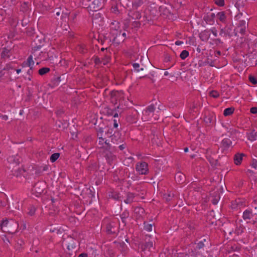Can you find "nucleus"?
<instances>
[{"instance_id": "1", "label": "nucleus", "mask_w": 257, "mask_h": 257, "mask_svg": "<svg viewBox=\"0 0 257 257\" xmlns=\"http://www.w3.org/2000/svg\"><path fill=\"white\" fill-rule=\"evenodd\" d=\"M116 24V26L115 29L112 31L111 34L113 36V42L119 44L121 42H123L126 37V34L125 32L121 33V31L118 30L119 28V23L116 21L112 22V25Z\"/></svg>"}, {"instance_id": "2", "label": "nucleus", "mask_w": 257, "mask_h": 257, "mask_svg": "<svg viewBox=\"0 0 257 257\" xmlns=\"http://www.w3.org/2000/svg\"><path fill=\"white\" fill-rule=\"evenodd\" d=\"M156 110V107L154 104H151L147 106L145 109L143 111L142 119L144 121H149L152 120V118H154V120H156L158 119L157 115L155 116V111Z\"/></svg>"}, {"instance_id": "3", "label": "nucleus", "mask_w": 257, "mask_h": 257, "mask_svg": "<svg viewBox=\"0 0 257 257\" xmlns=\"http://www.w3.org/2000/svg\"><path fill=\"white\" fill-rule=\"evenodd\" d=\"M41 48V45L37 46H34L32 48V54L29 56V57L27 59V62H26V65L29 67H33V66L34 64V62L33 60V57H35V59H36L37 58H40L42 59L43 57H44V59H45V53H43V52H41V53L39 54V56H37V52L39 51Z\"/></svg>"}, {"instance_id": "4", "label": "nucleus", "mask_w": 257, "mask_h": 257, "mask_svg": "<svg viewBox=\"0 0 257 257\" xmlns=\"http://www.w3.org/2000/svg\"><path fill=\"white\" fill-rule=\"evenodd\" d=\"M2 228L7 227L4 231L13 233L15 232L18 228V224L14 220L10 221L6 219L4 220L1 224Z\"/></svg>"}, {"instance_id": "5", "label": "nucleus", "mask_w": 257, "mask_h": 257, "mask_svg": "<svg viewBox=\"0 0 257 257\" xmlns=\"http://www.w3.org/2000/svg\"><path fill=\"white\" fill-rule=\"evenodd\" d=\"M116 150L115 147L111 146V149L103 150V155L107 162L111 164L113 161L116 160V156L114 153H116Z\"/></svg>"}, {"instance_id": "6", "label": "nucleus", "mask_w": 257, "mask_h": 257, "mask_svg": "<svg viewBox=\"0 0 257 257\" xmlns=\"http://www.w3.org/2000/svg\"><path fill=\"white\" fill-rule=\"evenodd\" d=\"M136 171L141 175H147L149 173L148 164L145 162H138L136 165Z\"/></svg>"}, {"instance_id": "7", "label": "nucleus", "mask_w": 257, "mask_h": 257, "mask_svg": "<svg viewBox=\"0 0 257 257\" xmlns=\"http://www.w3.org/2000/svg\"><path fill=\"white\" fill-rule=\"evenodd\" d=\"M232 26L226 25L224 28L220 29L219 35L221 36H228L230 38L232 36Z\"/></svg>"}, {"instance_id": "8", "label": "nucleus", "mask_w": 257, "mask_h": 257, "mask_svg": "<svg viewBox=\"0 0 257 257\" xmlns=\"http://www.w3.org/2000/svg\"><path fill=\"white\" fill-rule=\"evenodd\" d=\"M111 138V141L113 144L118 145L123 142V139L120 137V135L118 132H114L112 135L108 136Z\"/></svg>"}, {"instance_id": "9", "label": "nucleus", "mask_w": 257, "mask_h": 257, "mask_svg": "<svg viewBox=\"0 0 257 257\" xmlns=\"http://www.w3.org/2000/svg\"><path fill=\"white\" fill-rule=\"evenodd\" d=\"M98 139V145L100 148L104 149H111V145L109 143L107 140L104 141V139L102 137H99Z\"/></svg>"}, {"instance_id": "10", "label": "nucleus", "mask_w": 257, "mask_h": 257, "mask_svg": "<svg viewBox=\"0 0 257 257\" xmlns=\"http://www.w3.org/2000/svg\"><path fill=\"white\" fill-rule=\"evenodd\" d=\"M232 142L230 139L224 138L222 140L220 146L224 151H227L230 147H232Z\"/></svg>"}, {"instance_id": "11", "label": "nucleus", "mask_w": 257, "mask_h": 257, "mask_svg": "<svg viewBox=\"0 0 257 257\" xmlns=\"http://www.w3.org/2000/svg\"><path fill=\"white\" fill-rule=\"evenodd\" d=\"M89 7L93 11H97L102 8L101 2L100 0H93Z\"/></svg>"}, {"instance_id": "12", "label": "nucleus", "mask_w": 257, "mask_h": 257, "mask_svg": "<svg viewBox=\"0 0 257 257\" xmlns=\"http://www.w3.org/2000/svg\"><path fill=\"white\" fill-rule=\"evenodd\" d=\"M175 180L179 184H182L185 182L186 176L181 172H178L175 176Z\"/></svg>"}, {"instance_id": "13", "label": "nucleus", "mask_w": 257, "mask_h": 257, "mask_svg": "<svg viewBox=\"0 0 257 257\" xmlns=\"http://www.w3.org/2000/svg\"><path fill=\"white\" fill-rule=\"evenodd\" d=\"M199 36L201 41H207L210 36V31H209L208 29H206L203 31H201L199 33Z\"/></svg>"}, {"instance_id": "14", "label": "nucleus", "mask_w": 257, "mask_h": 257, "mask_svg": "<svg viewBox=\"0 0 257 257\" xmlns=\"http://www.w3.org/2000/svg\"><path fill=\"white\" fill-rule=\"evenodd\" d=\"M12 54L11 50L4 48L1 52V58L5 60L10 59Z\"/></svg>"}, {"instance_id": "15", "label": "nucleus", "mask_w": 257, "mask_h": 257, "mask_svg": "<svg viewBox=\"0 0 257 257\" xmlns=\"http://www.w3.org/2000/svg\"><path fill=\"white\" fill-rule=\"evenodd\" d=\"M244 154L243 153H237L234 156V162L236 165H239L242 161Z\"/></svg>"}, {"instance_id": "16", "label": "nucleus", "mask_w": 257, "mask_h": 257, "mask_svg": "<svg viewBox=\"0 0 257 257\" xmlns=\"http://www.w3.org/2000/svg\"><path fill=\"white\" fill-rule=\"evenodd\" d=\"M214 118L215 116L213 114H209L205 116L204 121L206 124L210 125L213 123Z\"/></svg>"}, {"instance_id": "17", "label": "nucleus", "mask_w": 257, "mask_h": 257, "mask_svg": "<svg viewBox=\"0 0 257 257\" xmlns=\"http://www.w3.org/2000/svg\"><path fill=\"white\" fill-rule=\"evenodd\" d=\"M238 27L240 33L242 35L244 34L246 29V22L244 20L240 21L238 24Z\"/></svg>"}, {"instance_id": "18", "label": "nucleus", "mask_w": 257, "mask_h": 257, "mask_svg": "<svg viewBox=\"0 0 257 257\" xmlns=\"http://www.w3.org/2000/svg\"><path fill=\"white\" fill-rule=\"evenodd\" d=\"M217 17L219 21L223 23L226 22V16L224 11L219 12L217 14Z\"/></svg>"}, {"instance_id": "19", "label": "nucleus", "mask_w": 257, "mask_h": 257, "mask_svg": "<svg viewBox=\"0 0 257 257\" xmlns=\"http://www.w3.org/2000/svg\"><path fill=\"white\" fill-rule=\"evenodd\" d=\"M62 14L61 18L62 20L66 21V19H68V16L70 14L69 11L66 9L63 8L61 11Z\"/></svg>"}, {"instance_id": "20", "label": "nucleus", "mask_w": 257, "mask_h": 257, "mask_svg": "<svg viewBox=\"0 0 257 257\" xmlns=\"http://www.w3.org/2000/svg\"><path fill=\"white\" fill-rule=\"evenodd\" d=\"M190 192H201V188L200 186H197V184L195 183H192L190 186Z\"/></svg>"}, {"instance_id": "21", "label": "nucleus", "mask_w": 257, "mask_h": 257, "mask_svg": "<svg viewBox=\"0 0 257 257\" xmlns=\"http://www.w3.org/2000/svg\"><path fill=\"white\" fill-rule=\"evenodd\" d=\"M133 8L137 9L144 3V0H132Z\"/></svg>"}, {"instance_id": "22", "label": "nucleus", "mask_w": 257, "mask_h": 257, "mask_svg": "<svg viewBox=\"0 0 257 257\" xmlns=\"http://www.w3.org/2000/svg\"><path fill=\"white\" fill-rule=\"evenodd\" d=\"M234 108L232 107L225 108L223 111V115L225 116H229L234 112Z\"/></svg>"}, {"instance_id": "23", "label": "nucleus", "mask_w": 257, "mask_h": 257, "mask_svg": "<svg viewBox=\"0 0 257 257\" xmlns=\"http://www.w3.org/2000/svg\"><path fill=\"white\" fill-rule=\"evenodd\" d=\"M77 50L81 53L84 54L87 52V48L86 45L82 44L78 45L77 47Z\"/></svg>"}, {"instance_id": "24", "label": "nucleus", "mask_w": 257, "mask_h": 257, "mask_svg": "<svg viewBox=\"0 0 257 257\" xmlns=\"http://www.w3.org/2000/svg\"><path fill=\"white\" fill-rule=\"evenodd\" d=\"M55 52L56 50L54 48H51L47 53V58L50 60L53 59Z\"/></svg>"}, {"instance_id": "25", "label": "nucleus", "mask_w": 257, "mask_h": 257, "mask_svg": "<svg viewBox=\"0 0 257 257\" xmlns=\"http://www.w3.org/2000/svg\"><path fill=\"white\" fill-rule=\"evenodd\" d=\"M248 139L251 141H253L257 139V133L254 131H252L248 135Z\"/></svg>"}, {"instance_id": "26", "label": "nucleus", "mask_w": 257, "mask_h": 257, "mask_svg": "<svg viewBox=\"0 0 257 257\" xmlns=\"http://www.w3.org/2000/svg\"><path fill=\"white\" fill-rule=\"evenodd\" d=\"M50 69L48 67H43L39 70V74L40 75H44L48 73Z\"/></svg>"}, {"instance_id": "27", "label": "nucleus", "mask_w": 257, "mask_h": 257, "mask_svg": "<svg viewBox=\"0 0 257 257\" xmlns=\"http://www.w3.org/2000/svg\"><path fill=\"white\" fill-rule=\"evenodd\" d=\"M60 155V153H55L53 154L50 157V161L52 163L55 162L59 158Z\"/></svg>"}, {"instance_id": "28", "label": "nucleus", "mask_w": 257, "mask_h": 257, "mask_svg": "<svg viewBox=\"0 0 257 257\" xmlns=\"http://www.w3.org/2000/svg\"><path fill=\"white\" fill-rule=\"evenodd\" d=\"M61 81V77L60 76H55L51 80V83L53 85H58Z\"/></svg>"}, {"instance_id": "29", "label": "nucleus", "mask_w": 257, "mask_h": 257, "mask_svg": "<svg viewBox=\"0 0 257 257\" xmlns=\"http://www.w3.org/2000/svg\"><path fill=\"white\" fill-rule=\"evenodd\" d=\"M252 216L251 212L247 210H245L243 213V218L244 219H250Z\"/></svg>"}, {"instance_id": "30", "label": "nucleus", "mask_w": 257, "mask_h": 257, "mask_svg": "<svg viewBox=\"0 0 257 257\" xmlns=\"http://www.w3.org/2000/svg\"><path fill=\"white\" fill-rule=\"evenodd\" d=\"M49 169V166L47 165H45L43 166H41L36 172V173L39 174L43 172L47 171Z\"/></svg>"}, {"instance_id": "31", "label": "nucleus", "mask_w": 257, "mask_h": 257, "mask_svg": "<svg viewBox=\"0 0 257 257\" xmlns=\"http://www.w3.org/2000/svg\"><path fill=\"white\" fill-rule=\"evenodd\" d=\"M212 202L213 204L216 205L220 200V197L219 194H215L214 195L212 196Z\"/></svg>"}, {"instance_id": "32", "label": "nucleus", "mask_w": 257, "mask_h": 257, "mask_svg": "<svg viewBox=\"0 0 257 257\" xmlns=\"http://www.w3.org/2000/svg\"><path fill=\"white\" fill-rule=\"evenodd\" d=\"M189 52L186 50L182 51L180 55V57L182 60H185L189 56Z\"/></svg>"}, {"instance_id": "33", "label": "nucleus", "mask_w": 257, "mask_h": 257, "mask_svg": "<svg viewBox=\"0 0 257 257\" xmlns=\"http://www.w3.org/2000/svg\"><path fill=\"white\" fill-rule=\"evenodd\" d=\"M144 229L145 230L150 232L152 230L153 225L152 224H149L148 223H144Z\"/></svg>"}, {"instance_id": "34", "label": "nucleus", "mask_w": 257, "mask_h": 257, "mask_svg": "<svg viewBox=\"0 0 257 257\" xmlns=\"http://www.w3.org/2000/svg\"><path fill=\"white\" fill-rule=\"evenodd\" d=\"M209 95L213 98H217L219 96V93L216 90H212L209 92Z\"/></svg>"}, {"instance_id": "35", "label": "nucleus", "mask_w": 257, "mask_h": 257, "mask_svg": "<svg viewBox=\"0 0 257 257\" xmlns=\"http://www.w3.org/2000/svg\"><path fill=\"white\" fill-rule=\"evenodd\" d=\"M133 67L135 70H136L137 72H139L140 71H143L144 70L143 68H141V69H139L140 68V64L137 63H134L133 64Z\"/></svg>"}, {"instance_id": "36", "label": "nucleus", "mask_w": 257, "mask_h": 257, "mask_svg": "<svg viewBox=\"0 0 257 257\" xmlns=\"http://www.w3.org/2000/svg\"><path fill=\"white\" fill-rule=\"evenodd\" d=\"M61 11H62L61 8H58L55 9L53 10V13L55 14V15L57 16H61V14H62Z\"/></svg>"}, {"instance_id": "37", "label": "nucleus", "mask_w": 257, "mask_h": 257, "mask_svg": "<svg viewBox=\"0 0 257 257\" xmlns=\"http://www.w3.org/2000/svg\"><path fill=\"white\" fill-rule=\"evenodd\" d=\"M164 61L165 62H169L172 61V58L170 55L166 54L165 56Z\"/></svg>"}, {"instance_id": "38", "label": "nucleus", "mask_w": 257, "mask_h": 257, "mask_svg": "<svg viewBox=\"0 0 257 257\" xmlns=\"http://www.w3.org/2000/svg\"><path fill=\"white\" fill-rule=\"evenodd\" d=\"M248 79L249 81L253 84H257V80L254 76L250 75L248 77Z\"/></svg>"}, {"instance_id": "39", "label": "nucleus", "mask_w": 257, "mask_h": 257, "mask_svg": "<svg viewBox=\"0 0 257 257\" xmlns=\"http://www.w3.org/2000/svg\"><path fill=\"white\" fill-rule=\"evenodd\" d=\"M35 211H36L35 207L34 206H32V207H30L29 209L28 214L32 216L35 214Z\"/></svg>"}, {"instance_id": "40", "label": "nucleus", "mask_w": 257, "mask_h": 257, "mask_svg": "<svg viewBox=\"0 0 257 257\" xmlns=\"http://www.w3.org/2000/svg\"><path fill=\"white\" fill-rule=\"evenodd\" d=\"M250 165L252 168L257 170V160L254 159H252Z\"/></svg>"}, {"instance_id": "41", "label": "nucleus", "mask_w": 257, "mask_h": 257, "mask_svg": "<svg viewBox=\"0 0 257 257\" xmlns=\"http://www.w3.org/2000/svg\"><path fill=\"white\" fill-rule=\"evenodd\" d=\"M210 31V33H212V34L213 35L214 37H217V30H216V28L212 27L211 29L209 30Z\"/></svg>"}, {"instance_id": "42", "label": "nucleus", "mask_w": 257, "mask_h": 257, "mask_svg": "<svg viewBox=\"0 0 257 257\" xmlns=\"http://www.w3.org/2000/svg\"><path fill=\"white\" fill-rule=\"evenodd\" d=\"M215 3L218 6H223L224 4V0H214Z\"/></svg>"}, {"instance_id": "43", "label": "nucleus", "mask_w": 257, "mask_h": 257, "mask_svg": "<svg viewBox=\"0 0 257 257\" xmlns=\"http://www.w3.org/2000/svg\"><path fill=\"white\" fill-rule=\"evenodd\" d=\"M235 5L239 8L240 7H243L244 4H243V1L241 0H237Z\"/></svg>"}, {"instance_id": "44", "label": "nucleus", "mask_w": 257, "mask_h": 257, "mask_svg": "<svg viewBox=\"0 0 257 257\" xmlns=\"http://www.w3.org/2000/svg\"><path fill=\"white\" fill-rule=\"evenodd\" d=\"M111 11L113 13L117 14L118 12V8L116 6H112Z\"/></svg>"}, {"instance_id": "45", "label": "nucleus", "mask_w": 257, "mask_h": 257, "mask_svg": "<svg viewBox=\"0 0 257 257\" xmlns=\"http://www.w3.org/2000/svg\"><path fill=\"white\" fill-rule=\"evenodd\" d=\"M103 133V128H99L97 131V137H102Z\"/></svg>"}, {"instance_id": "46", "label": "nucleus", "mask_w": 257, "mask_h": 257, "mask_svg": "<svg viewBox=\"0 0 257 257\" xmlns=\"http://www.w3.org/2000/svg\"><path fill=\"white\" fill-rule=\"evenodd\" d=\"M213 41L216 45L221 44L223 43V42L221 41V40L220 39H219V38L214 39L213 40Z\"/></svg>"}, {"instance_id": "47", "label": "nucleus", "mask_w": 257, "mask_h": 257, "mask_svg": "<svg viewBox=\"0 0 257 257\" xmlns=\"http://www.w3.org/2000/svg\"><path fill=\"white\" fill-rule=\"evenodd\" d=\"M128 216V213H126V214L125 215L124 213H122L121 215V219L122 220V222L124 223L125 222V218Z\"/></svg>"}, {"instance_id": "48", "label": "nucleus", "mask_w": 257, "mask_h": 257, "mask_svg": "<svg viewBox=\"0 0 257 257\" xmlns=\"http://www.w3.org/2000/svg\"><path fill=\"white\" fill-rule=\"evenodd\" d=\"M250 112L253 114L257 113V107H252L250 109Z\"/></svg>"}, {"instance_id": "49", "label": "nucleus", "mask_w": 257, "mask_h": 257, "mask_svg": "<svg viewBox=\"0 0 257 257\" xmlns=\"http://www.w3.org/2000/svg\"><path fill=\"white\" fill-rule=\"evenodd\" d=\"M126 144L123 143L122 144L118 146V148L120 150L122 151L126 148Z\"/></svg>"}, {"instance_id": "50", "label": "nucleus", "mask_w": 257, "mask_h": 257, "mask_svg": "<svg viewBox=\"0 0 257 257\" xmlns=\"http://www.w3.org/2000/svg\"><path fill=\"white\" fill-rule=\"evenodd\" d=\"M135 211L136 212H137L138 211H139V212L144 213V210L143 208H139V207L136 208L135 209Z\"/></svg>"}, {"instance_id": "51", "label": "nucleus", "mask_w": 257, "mask_h": 257, "mask_svg": "<svg viewBox=\"0 0 257 257\" xmlns=\"http://www.w3.org/2000/svg\"><path fill=\"white\" fill-rule=\"evenodd\" d=\"M94 63L95 64H99L101 63V61L98 57H96L94 59Z\"/></svg>"}, {"instance_id": "52", "label": "nucleus", "mask_w": 257, "mask_h": 257, "mask_svg": "<svg viewBox=\"0 0 257 257\" xmlns=\"http://www.w3.org/2000/svg\"><path fill=\"white\" fill-rule=\"evenodd\" d=\"M118 194H111V197L114 199H118L119 198Z\"/></svg>"}, {"instance_id": "53", "label": "nucleus", "mask_w": 257, "mask_h": 257, "mask_svg": "<svg viewBox=\"0 0 257 257\" xmlns=\"http://www.w3.org/2000/svg\"><path fill=\"white\" fill-rule=\"evenodd\" d=\"M113 130L112 128H108L107 131L106 132V135H112L113 133Z\"/></svg>"}, {"instance_id": "54", "label": "nucleus", "mask_w": 257, "mask_h": 257, "mask_svg": "<svg viewBox=\"0 0 257 257\" xmlns=\"http://www.w3.org/2000/svg\"><path fill=\"white\" fill-rule=\"evenodd\" d=\"M211 18H210V17L209 16H207L204 18V20L205 21H206L207 23L209 22L211 20Z\"/></svg>"}, {"instance_id": "55", "label": "nucleus", "mask_w": 257, "mask_h": 257, "mask_svg": "<svg viewBox=\"0 0 257 257\" xmlns=\"http://www.w3.org/2000/svg\"><path fill=\"white\" fill-rule=\"evenodd\" d=\"M110 114L112 115L114 117H118V113L115 111L114 112V111H111Z\"/></svg>"}, {"instance_id": "56", "label": "nucleus", "mask_w": 257, "mask_h": 257, "mask_svg": "<svg viewBox=\"0 0 257 257\" xmlns=\"http://www.w3.org/2000/svg\"><path fill=\"white\" fill-rule=\"evenodd\" d=\"M118 126V123L116 119L113 120V127L116 128Z\"/></svg>"}, {"instance_id": "57", "label": "nucleus", "mask_w": 257, "mask_h": 257, "mask_svg": "<svg viewBox=\"0 0 257 257\" xmlns=\"http://www.w3.org/2000/svg\"><path fill=\"white\" fill-rule=\"evenodd\" d=\"M116 25L115 24L113 25H112V23H111V31L110 33L111 34L112 31H113L115 29V27H116Z\"/></svg>"}, {"instance_id": "58", "label": "nucleus", "mask_w": 257, "mask_h": 257, "mask_svg": "<svg viewBox=\"0 0 257 257\" xmlns=\"http://www.w3.org/2000/svg\"><path fill=\"white\" fill-rule=\"evenodd\" d=\"M183 43V42L181 41H177L175 42V44L178 46L182 44Z\"/></svg>"}, {"instance_id": "59", "label": "nucleus", "mask_w": 257, "mask_h": 257, "mask_svg": "<svg viewBox=\"0 0 257 257\" xmlns=\"http://www.w3.org/2000/svg\"><path fill=\"white\" fill-rule=\"evenodd\" d=\"M204 245L203 242L202 241H200L198 243V247L200 248H201Z\"/></svg>"}, {"instance_id": "60", "label": "nucleus", "mask_w": 257, "mask_h": 257, "mask_svg": "<svg viewBox=\"0 0 257 257\" xmlns=\"http://www.w3.org/2000/svg\"><path fill=\"white\" fill-rule=\"evenodd\" d=\"M78 257H88V255L86 253H81Z\"/></svg>"}, {"instance_id": "61", "label": "nucleus", "mask_w": 257, "mask_h": 257, "mask_svg": "<svg viewBox=\"0 0 257 257\" xmlns=\"http://www.w3.org/2000/svg\"><path fill=\"white\" fill-rule=\"evenodd\" d=\"M217 188H218V189L220 190V192L218 191V193H221L222 192H223V189L222 186H217Z\"/></svg>"}, {"instance_id": "62", "label": "nucleus", "mask_w": 257, "mask_h": 257, "mask_svg": "<svg viewBox=\"0 0 257 257\" xmlns=\"http://www.w3.org/2000/svg\"><path fill=\"white\" fill-rule=\"evenodd\" d=\"M132 201V199H130V198H127V199L124 200V202L125 203H129Z\"/></svg>"}, {"instance_id": "63", "label": "nucleus", "mask_w": 257, "mask_h": 257, "mask_svg": "<svg viewBox=\"0 0 257 257\" xmlns=\"http://www.w3.org/2000/svg\"><path fill=\"white\" fill-rule=\"evenodd\" d=\"M27 73L29 75H30L32 73V67H30V69L28 70Z\"/></svg>"}, {"instance_id": "64", "label": "nucleus", "mask_w": 257, "mask_h": 257, "mask_svg": "<svg viewBox=\"0 0 257 257\" xmlns=\"http://www.w3.org/2000/svg\"><path fill=\"white\" fill-rule=\"evenodd\" d=\"M209 16L210 17V18L213 19L215 17V14L214 13H211Z\"/></svg>"}]
</instances>
